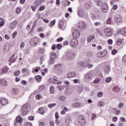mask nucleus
Returning <instances> with one entry per match:
<instances>
[{
	"label": "nucleus",
	"instance_id": "obj_1",
	"mask_svg": "<svg viewBox=\"0 0 126 126\" xmlns=\"http://www.w3.org/2000/svg\"><path fill=\"white\" fill-rule=\"evenodd\" d=\"M30 107V103H27L25 104L22 108L21 109V111L22 112V116H26L27 115V110L28 108Z\"/></svg>",
	"mask_w": 126,
	"mask_h": 126
},
{
	"label": "nucleus",
	"instance_id": "obj_2",
	"mask_svg": "<svg viewBox=\"0 0 126 126\" xmlns=\"http://www.w3.org/2000/svg\"><path fill=\"white\" fill-rule=\"evenodd\" d=\"M78 121L80 125L85 126L86 125V119L83 116H79L78 117Z\"/></svg>",
	"mask_w": 126,
	"mask_h": 126
},
{
	"label": "nucleus",
	"instance_id": "obj_3",
	"mask_svg": "<svg viewBox=\"0 0 126 126\" xmlns=\"http://www.w3.org/2000/svg\"><path fill=\"white\" fill-rule=\"evenodd\" d=\"M85 78L87 81H90L93 78V71H89L85 75Z\"/></svg>",
	"mask_w": 126,
	"mask_h": 126
},
{
	"label": "nucleus",
	"instance_id": "obj_4",
	"mask_svg": "<svg viewBox=\"0 0 126 126\" xmlns=\"http://www.w3.org/2000/svg\"><path fill=\"white\" fill-rule=\"evenodd\" d=\"M39 41L40 39H39V37H33L30 40V44L32 45V46H36V45L39 43Z\"/></svg>",
	"mask_w": 126,
	"mask_h": 126
},
{
	"label": "nucleus",
	"instance_id": "obj_5",
	"mask_svg": "<svg viewBox=\"0 0 126 126\" xmlns=\"http://www.w3.org/2000/svg\"><path fill=\"white\" fill-rule=\"evenodd\" d=\"M79 36H80V32L78 29H75L72 33V36L74 39H77L79 38Z\"/></svg>",
	"mask_w": 126,
	"mask_h": 126
},
{
	"label": "nucleus",
	"instance_id": "obj_6",
	"mask_svg": "<svg viewBox=\"0 0 126 126\" xmlns=\"http://www.w3.org/2000/svg\"><path fill=\"white\" fill-rule=\"evenodd\" d=\"M114 20L115 22L120 23V22H122V21H123V16L120 14H117L115 16Z\"/></svg>",
	"mask_w": 126,
	"mask_h": 126
},
{
	"label": "nucleus",
	"instance_id": "obj_7",
	"mask_svg": "<svg viewBox=\"0 0 126 126\" xmlns=\"http://www.w3.org/2000/svg\"><path fill=\"white\" fill-rule=\"evenodd\" d=\"M100 12L97 9H95L94 11V14H93L92 16L93 19L95 20V19H97V18H100Z\"/></svg>",
	"mask_w": 126,
	"mask_h": 126
},
{
	"label": "nucleus",
	"instance_id": "obj_8",
	"mask_svg": "<svg viewBox=\"0 0 126 126\" xmlns=\"http://www.w3.org/2000/svg\"><path fill=\"white\" fill-rule=\"evenodd\" d=\"M100 7L101 11L104 13H106L108 11V5L107 3H103Z\"/></svg>",
	"mask_w": 126,
	"mask_h": 126
},
{
	"label": "nucleus",
	"instance_id": "obj_9",
	"mask_svg": "<svg viewBox=\"0 0 126 126\" xmlns=\"http://www.w3.org/2000/svg\"><path fill=\"white\" fill-rule=\"evenodd\" d=\"M70 44L72 48H75L78 45V41L74 38L70 40Z\"/></svg>",
	"mask_w": 126,
	"mask_h": 126
},
{
	"label": "nucleus",
	"instance_id": "obj_10",
	"mask_svg": "<svg viewBox=\"0 0 126 126\" xmlns=\"http://www.w3.org/2000/svg\"><path fill=\"white\" fill-rule=\"evenodd\" d=\"M104 33L106 35H107L108 37L111 36L112 35H113V31L111 30L110 29H106L104 30Z\"/></svg>",
	"mask_w": 126,
	"mask_h": 126
},
{
	"label": "nucleus",
	"instance_id": "obj_11",
	"mask_svg": "<svg viewBox=\"0 0 126 126\" xmlns=\"http://www.w3.org/2000/svg\"><path fill=\"white\" fill-rule=\"evenodd\" d=\"M17 25V21H14L12 22H11L9 26V29H11V30H13L16 27V25Z\"/></svg>",
	"mask_w": 126,
	"mask_h": 126
},
{
	"label": "nucleus",
	"instance_id": "obj_12",
	"mask_svg": "<svg viewBox=\"0 0 126 126\" xmlns=\"http://www.w3.org/2000/svg\"><path fill=\"white\" fill-rule=\"evenodd\" d=\"M55 68L58 70L59 73H63V69L62 68V65L58 64L55 65Z\"/></svg>",
	"mask_w": 126,
	"mask_h": 126
},
{
	"label": "nucleus",
	"instance_id": "obj_13",
	"mask_svg": "<svg viewBox=\"0 0 126 126\" xmlns=\"http://www.w3.org/2000/svg\"><path fill=\"white\" fill-rule=\"evenodd\" d=\"M78 27L81 29H86V24L82 21H80L78 23Z\"/></svg>",
	"mask_w": 126,
	"mask_h": 126
},
{
	"label": "nucleus",
	"instance_id": "obj_14",
	"mask_svg": "<svg viewBox=\"0 0 126 126\" xmlns=\"http://www.w3.org/2000/svg\"><path fill=\"white\" fill-rule=\"evenodd\" d=\"M76 76V72L74 71L69 72L66 74V77L67 78H71Z\"/></svg>",
	"mask_w": 126,
	"mask_h": 126
},
{
	"label": "nucleus",
	"instance_id": "obj_15",
	"mask_svg": "<svg viewBox=\"0 0 126 126\" xmlns=\"http://www.w3.org/2000/svg\"><path fill=\"white\" fill-rule=\"evenodd\" d=\"M91 63V60H88L86 62H85V67H88V68H92L93 67V65L90 64Z\"/></svg>",
	"mask_w": 126,
	"mask_h": 126
},
{
	"label": "nucleus",
	"instance_id": "obj_16",
	"mask_svg": "<svg viewBox=\"0 0 126 126\" xmlns=\"http://www.w3.org/2000/svg\"><path fill=\"white\" fill-rule=\"evenodd\" d=\"M15 56V54L13 55L10 58V60H9V65H11V63L15 62V61H16V59L14 58Z\"/></svg>",
	"mask_w": 126,
	"mask_h": 126
},
{
	"label": "nucleus",
	"instance_id": "obj_17",
	"mask_svg": "<svg viewBox=\"0 0 126 126\" xmlns=\"http://www.w3.org/2000/svg\"><path fill=\"white\" fill-rule=\"evenodd\" d=\"M0 103L2 106H5V105L8 104V100L5 98H2L0 100Z\"/></svg>",
	"mask_w": 126,
	"mask_h": 126
},
{
	"label": "nucleus",
	"instance_id": "obj_18",
	"mask_svg": "<svg viewBox=\"0 0 126 126\" xmlns=\"http://www.w3.org/2000/svg\"><path fill=\"white\" fill-rule=\"evenodd\" d=\"M0 85L2 86H7V82L4 79L0 80Z\"/></svg>",
	"mask_w": 126,
	"mask_h": 126
},
{
	"label": "nucleus",
	"instance_id": "obj_19",
	"mask_svg": "<svg viewBox=\"0 0 126 126\" xmlns=\"http://www.w3.org/2000/svg\"><path fill=\"white\" fill-rule=\"evenodd\" d=\"M81 106V103L80 102H74L71 105L73 108H79Z\"/></svg>",
	"mask_w": 126,
	"mask_h": 126
},
{
	"label": "nucleus",
	"instance_id": "obj_20",
	"mask_svg": "<svg viewBox=\"0 0 126 126\" xmlns=\"http://www.w3.org/2000/svg\"><path fill=\"white\" fill-rule=\"evenodd\" d=\"M65 56L66 60H69L72 58V54L70 53L69 52H66Z\"/></svg>",
	"mask_w": 126,
	"mask_h": 126
},
{
	"label": "nucleus",
	"instance_id": "obj_21",
	"mask_svg": "<svg viewBox=\"0 0 126 126\" xmlns=\"http://www.w3.org/2000/svg\"><path fill=\"white\" fill-rule=\"evenodd\" d=\"M50 59L56 60L57 59V54L54 52H51L50 54Z\"/></svg>",
	"mask_w": 126,
	"mask_h": 126
},
{
	"label": "nucleus",
	"instance_id": "obj_22",
	"mask_svg": "<svg viewBox=\"0 0 126 126\" xmlns=\"http://www.w3.org/2000/svg\"><path fill=\"white\" fill-rule=\"evenodd\" d=\"M118 33H120V34L126 36V28H122L121 30L119 31Z\"/></svg>",
	"mask_w": 126,
	"mask_h": 126
},
{
	"label": "nucleus",
	"instance_id": "obj_23",
	"mask_svg": "<svg viewBox=\"0 0 126 126\" xmlns=\"http://www.w3.org/2000/svg\"><path fill=\"white\" fill-rule=\"evenodd\" d=\"M84 14L85 13L83 10H79V11H78V15L80 17H84Z\"/></svg>",
	"mask_w": 126,
	"mask_h": 126
},
{
	"label": "nucleus",
	"instance_id": "obj_24",
	"mask_svg": "<svg viewBox=\"0 0 126 126\" xmlns=\"http://www.w3.org/2000/svg\"><path fill=\"white\" fill-rule=\"evenodd\" d=\"M110 71V66L106 65L104 67V72L105 73H108Z\"/></svg>",
	"mask_w": 126,
	"mask_h": 126
},
{
	"label": "nucleus",
	"instance_id": "obj_25",
	"mask_svg": "<svg viewBox=\"0 0 126 126\" xmlns=\"http://www.w3.org/2000/svg\"><path fill=\"white\" fill-rule=\"evenodd\" d=\"M16 121L19 124H22V122H23V119H22V118H21V117L18 116L16 119Z\"/></svg>",
	"mask_w": 126,
	"mask_h": 126
},
{
	"label": "nucleus",
	"instance_id": "obj_26",
	"mask_svg": "<svg viewBox=\"0 0 126 126\" xmlns=\"http://www.w3.org/2000/svg\"><path fill=\"white\" fill-rule=\"evenodd\" d=\"M107 50H104L100 53V55L101 58H104V57H105L106 56H107Z\"/></svg>",
	"mask_w": 126,
	"mask_h": 126
},
{
	"label": "nucleus",
	"instance_id": "obj_27",
	"mask_svg": "<svg viewBox=\"0 0 126 126\" xmlns=\"http://www.w3.org/2000/svg\"><path fill=\"white\" fill-rule=\"evenodd\" d=\"M84 90V88L83 87L82 85L79 86L77 88V90L78 92H79V93H80V92H82V91H83Z\"/></svg>",
	"mask_w": 126,
	"mask_h": 126
},
{
	"label": "nucleus",
	"instance_id": "obj_28",
	"mask_svg": "<svg viewBox=\"0 0 126 126\" xmlns=\"http://www.w3.org/2000/svg\"><path fill=\"white\" fill-rule=\"evenodd\" d=\"M94 39H95V36L94 35H90L87 38V42L90 43V42Z\"/></svg>",
	"mask_w": 126,
	"mask_h": 126
},
{
	"label": "nucleus",
	"instance_id": "obj_29",
	"mask_svg": "<svg viewBox=\"0 0 126 126\" xmlns=\"http://www.w3.org/2000/svg\"><path fill=\"white\" fill-rule=\"evenodd\" d=\"M44 1H45V0H36L34 2V4H36V6H38V4H41Z\"/></svg>",
	"mask_w": 126,
	"mask_h": 126
},
{
	"label": "nucleus",
	"instance_id": "obj_30",
	"mask_svg": "<svg viewBox=\"0 0 126 126\" xmlns=\"http://www.w3.org/2000/svg\"><path fill=\"white\" fill-rule=\"evenodd\" d=\"M97 105L99 107H104L105 106V102L102 100H100L97 102Z\"/></svg>",
	"mask_w": 126,
	"mask_h": 126
},
{
	"label": "nucleus",
	"instance_id": "obj_31",
	"mask_svg": "<svg viewBox=\"0 0 126 126\" xmlns=\"http://www.w3.org/2000/svg\"><path fill=\"white\" fill-rule=\"evenodd\" d=\"M112 90L114 92H120L121 89L120 88H119V87L115 86L113 88Z\"/></svg>",
	"mask_w": 126,
	"mask_h": 126
},
{
	"label": "nucleus",
	"instance_id": "obj_32",
	"mask_svg": "<svg viewBox=\"0 0 126 126\" xmlns=\"http://www.w3.org/2000/svg\"><path fill=\"white\" fill-rule=\"evenodd\" d=\"M9 51V46L8 45H5L4 47V53H7Z\"/></svg>",
	"mask_w": 126,
	"mask_h": 126
},
{
	"label": "nucleus",
	"instance_id": "obj_33",
	"mask_svg": "<svg viewBox=\"0 0 126 126\" xmlns=\"http://www.w3.org/2000/svg\"><path fill=\"white\" fill-rule=\"evenodd\" d=\"M101 81V79L99 78H96L95 79L94 81V84H98Z\"/></svg>",
	"mask_w": 126,
	"mask_h": 126
},
{
	"label": "nucleus",
	"instance_id": "obj_34",
	"mask_svg": "<svg viewBox=\"0 0 126 126\" xmlns=\"http://www.w3.org/2000/svg\"><path fill=\"white\" fill-rule=\"evenodd\" d=\"M59 25L60 28H63V25H64V21L63 20L60 21Z\"/></svg>",
	"mask_w": 126,
	"mask_h": 126
},
{
	"label": "nucleus",
	"instance_id": "obj_35",
	"mask_svg": "<svg viewBox=\"0 0 126 126\" xmlns=\"http://www.w3.org/2000/svg\"><path fill=\"white\" fill-rule=\"evenodd\" d=\"M35 78L37 82H41V80H42V77L40 75L36 76Z\"/></svg>",
	"mask_w": 126,
	"mask_h": 126
},
{
	"label": "nucleus",
	"instance_id": "obj_36",
	"mask_svg": "<svg viewBox=\"0 0 126 126\" xmlns=\"http://www.w3.org/2000/svg\"><path fill=\"white\" fill-rule=\"evenodd\" d=\"M12 93L15 95L18 94V89L17 88H14L12 90Z\"/></svg>",
	"mask_w": 126,
	"mask_h": 126
},
{
	"label": "nucleus",
	"instance_id": "obj_37",
	"mask_svg": "<svg viewBox=\"0 0 126 126\" xmlns=\"http://www.w3.org/2000/svg\"><path fill=\"white\" fill-rule=\"evenodd\" d=\"M4 25V21L3 19L0 18V27H2Z\"/></svg>",
	"mask_w": 126,
	"mask_h": 126
},
{
	"label": "nucleus",
	"instance_id": "obj_38",
	"mask_svg": "<svg viewBox=\"0 0 126 126\" xmlns=\"http://www.w3.org/2000/svg\"><path fill=\"white\" fill-rule=\"evenodd\" d=\"M38 113L39 114H41V115H43V114H44L45 111H44V109H43V108L40 107L39 108Z\"/></svg>",
	"mask_w": 126,
	"mask_h": 126
},
{
	"label": "nucleus",
	"instance_id": "obj_39",
	"mask_svg": "<svg viewBox=\"0 0 126 126\" xmlns=\"http://www.w3.org/2000/svg\"><path fill=\"white\" fill-rule=\"evenodd\" d=\"M50 92L51 94H53L55 92V87L54 86H51L50 89Z\"/></svg>",
	"mask_w": 126,
	"mask_h": 126
},
{
	"label": "nucleus",
	"instance_id": "obj_40",
	"mask_svg": "<svg viewBox=\"0 0 126 126\" xmlns=\"http://www.w3.org/2000/svg\"><path fill=\"white\" fill-rule=\"evenodd\" d=\"M39 52L40 54H44L45 53V49L42 48V47H39Z\"/></svg>",
	"mask_w": 126,
	"mask_h": 126
},
{
	"label": "nucleus",
	"instance_id": "obj_41",
	"mask_svg": "<svg viewBox=\"0 0 126 126\" xmlns=\"http://www.w3.org/2000/svg\"><path fill=\"white\" fill-rule=\"evenodd\" d=\"M79 66H81V67H85V63H83V62H79L78 63Z\"/></svg>",
	"mask_w": 126,
	"mask_h": 126
},
{
	"label": "nucleus",
	"instance_id": "obj_42",
	"mask_svg": "<svg viewBox=\"0 0 126 126\" xmlns=\"http://www.w3.org/2000/svg\"><path fill=\"white\" fill-rule=\"evenodd\" d=\"M96 4L97 5H98V6H101L103 4V3H102V1H101V0H98V1H97L96 2Z\"/></svg>",
	"mask_w": 126,
	"mask_h": 126
},
{
	"label": "nucleus",
	"instance_id": "obj_43",
	"mask_svg": "<svg viewBox=\"0 0 126 126\" xmlns=\"http://www.w3.org/2000/svg\"><path fill=\"white\" fill-rule=\"evenodd\" d=\"M107 24H113V21H112V18H109L107 20Z\"/></svg>",
	"mask_w": 126,
	"mask_h": 126
},
{
	"label": "nucleus",
	"instance_id": "obj_44",
	"mask_svg": "<svg viewBox=\"0 0 126 126\" xmlns=\"http://www.w3.org/2000/svg\"><path fill=\"white\" fill-rule=\"evenodd\" d=\"M49 62V64H54V63H55V59L50 58Z\"/></svg>",
	"mask_w": 126,
	"mask_h": 126
},
{
	"label": "nucleus",
	"instance_id": "obj_45",
	"mask_svg": "<svg viewBox=\"0 0 126 126\" xmlns=\"http://www.w3.org/2000/svg\"><path fill=\"white\" fill-rule=\"evenodd\" d=\"M56 105L57 104L56 103H51L48 105V107L50 109H52V108H53V107H55V106H56Z\"/></svg>",
	"mask_w": 126,
	"mask_h": 126
},
{
	"label": "nucleus",
	"instance_id": "obj_46",
	"mask_svg": "<svg viewBox=\"0 0 126 126\" xmlns=\"http://www.w3.org/2000/svg\"><path fill=\"white\" fill-rule=\"evenodd\" d=\"M95 31L96 32V33H98V34H99V35H100V36H102V32H101V31L100 30V29H96Z\"/></svg>",
	"mask_w": 126,
	"mask_h": 126
},
{
	"label": "nucleus",
	"instance_id": "obj_47",
	"mask_svg": "<svg viewBox=\"0 0 126 126\" xmlns=\"http://www.w3.org/2000/svg\"><path fill=\"white\" fill-rule=\"evenodd\" d=\"M20 74V71H16L14 73V76H18Z\"/></svg>",
	"mask_w": 126,
	"mask_h": 126
},
{
	"label": "nucleus",
	"instance_id": "obj_48",
	"mask_svg": "<svg viewBox=\"0 0 126 126\" xmlns=\"http://www.w3.org/2000/svg\"><path fill=\"white\" fill-rule=\"evenodd\" d=\"M111 81H112V78H111V77H107L105 79V81L107 83H109L111 82Z\"/></svg>",
	"mask_w": 126,
	"mask_h": 126
},
{
	"label": "nucleus",
	"instance_id": "obj_49",
	"mask_svg": "<svg viewBox=\"0 0 126 126\" xmlns=\"http://www.w3.org/2000/svg\"><path fill=\"white\" fill-rule=\"evenodd\" d=\"M118 46H121L122 44L123 43V41L122 39H119L117 42Z\"/></svg>",
	"mask_w": 126,
	"mask_h": 126
},
{
	"label": "nucleus",
	"instance_id": "obj_50",
	"mask_svg": "<svg viewBox=\"0 0 126 126\" xmlns=\"http://www.w3.org/2000/svg\"><path fill=\"white\" fill-rule=\"evenodd\" d=\"M16 35H17V32H14L12 34V39H14L15 37H16Z\"/></svg>",
	"mask_w": 126,
	"mask_h": 126
},
{
	"label": "nucleus",
	"instance_id": "obj_51",
	"mask_svg": "<svg viewBox=\"0 0 126 126\" xmlns=\"http://www.w3.org/2000/svg\"><path fill=\"white\" fill-rule=\"evenodd\" d=\"M59 99L60 101H64L65 100V96H60L59 97Z\"/></svg>",
	"mask_w": 126,
	"mask_h": 126
},
{
	"label": "nucleus",
	"instance_id": "obj_52",
	"mask_svg": "<svg viewBox=\"0 0 126 126\" xmlns=\"http://www.w3.org/2000/svg\"><path fill=\"white\" fill-rule=\"evenodd\" d=\"M65 123L67 124V125H69L70 123V118H67L65 120Z\"/></svg>",
	"mask_w": 126,
	"mask_h": 126
},
{
	"label": "nucleus",
	"instance_id": "obj_53",
	"mask_svg": "<svg viewBox=\"0 0 126 126\" xmlns=\"http://www.w3.org/2000/svg\"><path fill=\"white\" fill-rule=\"evenodd\" d=\"M25 47V43L24 42H22L20 44V48L21 49H23Z\"/></svg>",
	"mask_w": 126,
	"mask_h": 126
},
{
	"label": "nucleus",
	"instance_id": "obj_54",
	"mask_svg": "<svg viewBox=\"0 0 126 126\" xmlns=\"http://www.w3.org/2000/svg\"><path fill=\"white\" fill-rule=\"evenodd\" d=\"M97 96L98 98H101V97H102V96H103V93L102 92H99L97 94Z\"/></svg>",
	"mask_w": 126,
	"mask_h": 126
},
{
	"label": "nucleus",
	"instance_id": "obj_55",
	"mask_svg": "<svg viewBox=\"0 0 126 126\" xmlns=\"http://www.w3.org/2000/svg\"><path fill=\"white\" fill-rule=\"evenodd\" d=\"M55 24H56V20L51 21L50 23L51 26H53V25H55Z\"/></svg>",
	"mask_w": 126,
	"mask_h": 126
},
{
	"label": "nucleus",
	"instance_id": "obj_56",
	"mask_svg": "<svg viewBox=\"0 0 126 126\" xmlns=\"http://www.w3.org/2000/svg\"><path fill=\"white\" fill-rule=\"evenodd\" d=\"M16 12L18 14H19V13H20V12H21V9H20V8H18L16 9Z\"/></svg>",
	"mask_w": 126,
	"mask_h": 126
},
{
	"label": "nucleus",
	"instance_id": "obj_57",
	"mask_svg": "<svg viewBox=\"0 0 126 126\" xmlns=\"http://www.w3.org/2000/svg\"><path fill=\"white\" fill-rule=\"evenodd\" d=\"M45 9V6H41L38 9L39 11H43Z\"/></svg>",
	"mask_w": 126,
	"mask_h": 126
},
{
	"label": "nucleus",
	"instance_id": "obj_58",
	"mask_svg": "<svg viewBox=\"0 0 126 126\" xmlns=\"http://www.w3.org/2000/svg\"><path fill=\"white\" fill-rule=\"evenodd\" d=\"M39 90H40V91L44 90V89H45V86L44 85L40 86L39 88Z\"/></svg>",
	"mask_w": 126,
	"mask_h": 126
},
{
	"label": "nucleus",
	"instance_id": "obj_59",
	"mask_svg": "<svg viewBox=\"0 0 126 126\" xmlns=\"http://www.w3.org/2000/svg\"><path fill=\"white\" fill-rule=\"evenodd\" d=\"M117 53H118V51H117V50H116V49L113 50L111 52L112 55H116V54H117Z\"/></svg>",
	"mask_w": 126,
	"mask_h": 126
},
{
	"label": "nucleus",
	"instance_id": "obj_60",
	"mask_svg": "<svg viewBox=\"0 0 126 126\" xmlns=\"http://www.w3.org/2000/svg\"><path fill=\"white\" fill-rule=\"evenodd\" d=\"M107 43L108 44H109V45H112V44H113V40L110 39H108L107 40Z\"/></svg>",
	"mask_w": 126,
	"mask_h": 126
},
{
	"label": "nucleus",
	"instance_id": "obj_61",
	"mask_svg": "<svg viewBox=\"0 0 126 126\" xmlns=\"http://www.w3.org/2000/svg\"><path fill=\"white\" fill-rule=\"evenodd\" d=\"M63 47V45L61 44H58L57 46V48L59 49V50H61L62 49V47Z\"/></svg>",
	"mask_w": 126,
	"mask_h": 126
},
{
	"label": "nucleus",
	"instance_id": "obj_62",
	"mask_svg": "<svg viewBox=\"0 0 126 126\" xmlns=\"http://www.w3.org/2000/svg\"><path fill=\"white\" fill-rule=\"evenodd\" d=\"M122 62L123 63H126V55H125L123 58H122Z\"/></svg>",
	"mask_w": 126,
	"mask_h": 126
},
{
	"label": "nucleus",
	"instance_id": "obj_63",
	"mask_svg": "<svg viewBox=\"0 0 126 126\" xmlns=\"http://www.w3.org/2000/svg\"><path fill=\"white\" fill-rule=\"evenodd\" d=\"M74 83H79L80 82V81L79 79H74L73 80Z\"/></svg>",
	"mask_w": 126,
	"mask_h": 126
},
{
	"label": "nucleus",
	"instance_id": "obj_64",
	"mask_svg": "<svg viewBox=\"0 0 126 126\" xmlns=\"http://www.w3.org/2000/svg\"><path fill=\"white\" fill-rule=\"evenodd\" d=\"M113 10H117L118 9V5H114L113 6Z\"/></svg>",
	"mask_w": 126,
	"mask_h": 126
}]
</instances>
